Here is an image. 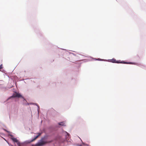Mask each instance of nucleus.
Returning a JSON list of instances; mask_svg holds the SVG:
<instances>
[{"instance_id": "f257e3e1", "label": "nucleus", "mask_w": 146, "mask_h": 146, "mask_svg": "<svg viewBox=\"0 0 146 146\" xmlns=\"http://www.w3.org/2000/svg\"><path fill=\"white\" fill-rule=\"evenodd\" d=\"M15 98V97H18V98H23V97L20 94H19L16 93L15 94H13V95L11 96V97L9 98L7 100L10 99L11 98Z\"/></svg>"}, {"instance_id": "f03ea898", "label": "nucleus", "mask_w": 146, "mask_h": 146, "mask_svg": "<svg viewBox=\"0 0 146 146\" xmlns=\"http://www.w3.org/2000/svg\"><path fill=\"white\" fill-rule=\"evenodd\" d=\"M50 141H42L37 143L36 144V145L37 146H42L46 143H50Z\"/></svg>"}, {"instance_id": "7ed1b4c3", "label": "nucleus", "mask_w": 146, "mask_h": 146, "mask_svg": "<svg viewBox=\"0 0 146 146\" xmlns=\"http://www.w3.org/2000/svg\"><path fill=\"white\" fill-rule=\"evenodd\" d=\"M42 133H38V135L36 136L35 138H34L33 139L31 140V142H33L39 136H40Z\"/></svg>"}, {"instance_id": "20e7f679", "label": "nucleus", "mask_w": 146, "mask_h": 146, "mask_svg": "<svg viewBox=\"0 0 146 146\" xmlns=\"http://www.w3.org/2000/svg\"><path fill=\"white\" fill-rule=\"evenodd\" d=\"M12 140L14 141V142L17 143L18 142V140L16 138H14V137H13L11 138Z\"/></svg>"}, {"instance_id": "39448f33", "label": "nucleus", "mask_w": 146, "mask_h": 146, "mask_svg": "<svg viewBox=\"0 0 146 146\" xmlns=\"http://www.w3.org/2000/svg\"><path fill=\"white\" fill-rule=\"evenodd\" d=\"M58 124L59 125L62 126H65V123L64 122H61L58 123Z\"/></svg>"}, {"instance_id": "423d86ee", "label": "nucleus", "mask_w": 146, "mask_h": 146, "mask_svg": "<svg viewBox=\"0 0 146 146\" xmlns=\"http://www.w3.org/2000/svg\"><path fill=\"white\" fill-rule=\"evenodd\" d=\"M112 60L113 61L112 62H115V63H122V62H119L118 61L116 62V60L115 59H113Z\"/></svg>"}, {"instance_id": "0eeeda50", "label": "nucleus", "mask_w": 146, "mask_h": 146, "mask_svg": "<svg viewBox=\"0 0 146 146\" xmlns=\"http://www.w3.org/2000/svg\"><path fill=\"white\" fill-rule=\"evenodd\" d=\"M3 68V65H2V64H1L0 66V71L1 70V69H2Z\"/></svg>"}, {"instance_id": "6e6552de", "label": "nucleus", "mask_w": 146, "mask_h": 146, "mask_svg": "<svg viewBox=\"0 0 146 146\" xmlns=\"http://www.w3.org/2000/svg\"><path fill=\"white\" fill-rule=\"evenodd\" d=\"M77 145L78 146H82V145Z\"/></svg>"}, {"instance_id": "1a4fd4ad", "label": "nucleus", "mask_w": 146, "mask_h": 146, "mask_svg": "<svg viewBox=\"0 0 146 146\" xmlns=\"http://www.w3.org/2000/svg\"><path fill=\"white\" fill-rule=\"evenodd\" d=\"M125 63V64H130V63H127V62H125V63Z\"/></svg>"}, {"instance_id": "9d476101", "label": "nucleus", "mask_w": 146, "mask_h": 146, "mask_svg": "<svg viewBox=\"0 0 146 146\" xmlns=\"http://www.w3.org/2000/svg\"><path fill=\"white\" fill-rule=\"evenodd\" d=\"M19 146H20V145H19Z\"/></svg>"}]
</instances>
